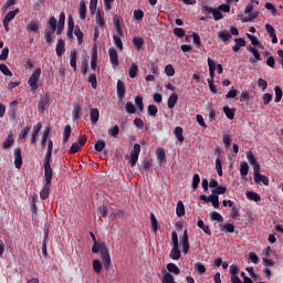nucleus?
Masks as SVG:
<instances>
[{"label": "nucleus", "mask_w": 283, "mask_h": 283, "mask_svg": "<svg viewBox=\"0 0 283 283\" xmlns=\"http://www.w3.org/2000/svg\"><path fill=\"white\" fill-rule=\"evenodd\" d=\"M90 235L94 242L92 247L93 253H101L102 262L104 264V269L109 271V266H112V256L109 255V250L107 249V244L105 242L97 243L96 235L94 232H90Z\"/></svg>", "instance_id": "f257e3e1"}, {"label": "nucleus", "mask_w": 283, "mask_h": 283, "mask_svg": "<svg viewBox=\"0 0 283 283\" xmlns=\"http://www.w3.org/2000/svg\"><path fill=\"white\" fill-rule=\"evenodd\" d=\"M260 6V2L258 0H251L244 9V14H248V17L243 18L241 21L242 23H249L250 21H253L258 19L260 15V11L255 10Z\"/></svg>", "instance_id": "f03ea898"}, {"label": "nucleus", "mask_w": 283, "mask_h": 283, "mask_svg": "<svg viewBox=\"0 0 283 283\" xmlns=\"http://www.w3.org/2000/svg\"><path fill=\"white\" fill-rule=\"evenodd\" d=\"M54 171L52 169L44 168V186L40 192L41 200H48L50 198V185H52V178Z\"/></svg>", "instance_id": "7ed1b4c3"}, {"label": "nucleus", "mask_w": 283, "mask_h": 283, "mask_svg": "<svg viewBox=\"0 0 283 283\" xmlns=\"http://www.w3.org/2000/svg\"><path fill=\"white\" fill-rule=\"evenodd\" d=\"M40 78H41V67L36 69L28 80V85L29 87H31L32 92H36L39 90Z\"/></svg>", "instance_id": "20e7f679"}, {"label": "nucleus", "mask_w": 283, "mask_h": 283, "mask_svg": "<svg viewBox=\"0 0 283 283\" xmlns=\"http://www.w3.org/2000/svg\"><path fill=\"white\" fill-rule=\"evenodd\" d=\"M54 149V143H52V139L48 142V150L44 156V161H43V168L44 169H52V151Z\"/></svg>", "instance_id": "39448f33"}, {"label": "nucleus", "mask_w": 283, "mask_h": 283, "mask_svg": "<svg viewBox=\"0 0 283 283\" xmlns=\"http://www.w3.org/2000/svg\"><path fill=\"white\" fill-rule=\"evenodd\" d=\"M139 156H140V145L134 144L133 150L130 151V159H129L130 167H136Z\"/></svg>", "instance_id": "423d86ee"}, {"label": "nucleus", "mask_w": 283, "mask_h": 283, "mask_svg": "<svg viewBox=\"0 0 283 283\" xmlns=\"http://www.w3.org/2000/svg\"><path fill=\"white\" fill-rule=\"evenodd\" d=\"M202 12H208V13L212 14L214 21H221V19L223 18L222 12L218 8H211L208 6H203Z\"/></svg>", "instance_id": "0eeeda50"}, {"label": "nucleus", "mask_w": 283, "mask_h": 283, "mask_svg": "<svg viewBox=\"0 0 283 283\" xmlns=\"http://www.w3.org/2000/svg\"><path fill=\"white\" fill-rule=\"evenodd\" d=\"M87 143V137L83 136L78 142L72 144L69 149V154H76L81 150V148Z\"/></svg>", "instance_id": "6e6552de"}, {"label": "nucleus", "mask_w": 283, "mask_h": 283, "mask_svg": "<svg viewBox=\"0 0 283 283\" xmlns=\"http://www.w3.org/2000/svg\"><path fill=\"white\" fill-rule=\"evenodd\" d=\"M108 56H109L111 64L113 65L114 70H116L117 66L119 65V62H118V51H116L114 46L108 49Z\"/></svg>", "instance_id": "1a4fd4ad"}, {"label": "nucleus", "mask_w": 283, "mask_h": 283, "mask_svg": "<svg viewBox=\"0 0 283 283\" xmlns=\"http://www.w3.org/2000/svg\"><path fill=\"white\" fill-rule=\"evenodd\" d=\"M180 242L182 247V253L184 255H187V253H189V249H191V245H189V234L187 233V230H185L182 237H180Z\"/></svg>", "instance_id": "9d476101"}, {"label": "nucleus", "mask_w": 283, "mask_h": 283, "mask_svg": "<svg viewBox=\"0 0 283 283\" xmlns=\"http://www.w3.org/2000/svg\"><path fill=\"white\" fill-rule=\"evenodd\" d=\"M13 156H14V167L17 169H21V167H23V154L21 153L20 147L14 149Z\"/></svg>", "instance_id": "9b49d317"}, {"label": "nucleus", "mask_w": 283, "mask_h": 283, "mask_svg": "<svg viewBox=\"0 0 283 283\" xmlns=\"http://www.w3.org/2000/svg\"><path fill=\"white\" fill-rule=\"evenodd\" d=\"M247 158L248 163L251 165V167H253V171H260V163H258V159H255V155H253V151L248 150Z\"/></svg>", "instance_id": "f8f14e48"}, {"label": "nucleus", "mask_w": 283, "mask_h": 283, "mask_svg": "<svg viewBox=\"0 0 283 283\" xmlns=\"http://www.w3.org/2000/svg\"><path fill=\"white\" fill-rule=\"evenodd\" d=\"M253 178H254V182L256 185H260V182H263V185H265V187H269V177L260 174V170L253 171Z\"/></svg>", "instance_id": "ddd939ff"}, {"label": "nucleus", "mask_w": 283, "mask_h": 283, "mask_svg": "<svg viewBox=\"0 0 283 283\" xmlns=\"http://www.w3.org/2000/svg\"><path fill=\"white\" fill-rule=\"evenodd\" d=\"M50 105V96H44L41 97L38 104V111L40 112V114H43V112H45V109H48Z\"/></svg>", "instance_id": "4468645a"}, {"label": "nucleus", "mask_w": 283, "mask_h": 283, "mask_svg": "<svg viewBox=\"0 0 283 283\" xmlns=\"http://www.w3.org/2000/svg\"><path fill=\"white\" fill-rule=\"evenodd\" d=\"M247 50H248V52H250V54H253V56H254V60H253V57L250 59V63H255L256 61H262L260 51H258V49H255V46L248 45Z\"/></svg>", "instance_id": "2eb2a0df"}, {"label": "nucleus", "mask_w": 283, "mask_h": 283, "mask_svg": "<svg viewBox=\"0 0 283 283\" xmlns=\"http://www.w3.org/2000/svg\"><path fill=\"white\" fill-rule=\"evenodd\" d=\"M170 260L178 261L180 258H182V252L180 251V247H172L170 253H169Z\"/></svg>", "instance_id": "dca6fc26"}, {"label": "nucleus", "mask_w": 283, "mask_h": 283, "mask_svg": "<svg viewBox=\"0 0 283 283\" xmlns=\"http://www.w3.org/2000/svg\"><path fill=\"white\" fill-rule=\"evenodd\" d=\"M78 12H80V19L82 21H85V19H87V4L83 0L80 1Z\"/></svg>", "instance_id": "f3484780"}, {"label": "nucleus", "mask_w": 283, "mask_h": 283, "mask_svg": "<svg viewBox=\"0 0 283 283\" xmlns=\"http://www.w3.org/2000/svg\"><path fill=\"white\" fill-rule=\"evenodd\" d=\"M12 145H14V135H12V132H10L2 144V148L10 149Z\"/></svg>", "instance_id": "a211bd4d"}, {"label": "nucleus", "mask_w": 283, "mask_h": 283, "mask_svg": "<svg viewBox=\"0 0 283 283\" xmlns=\"http://www.w3.org/2000/svg\"><path fill=\"white\" fill-rule=\"evenodd\" d=\"M123 33H116L113 35L114 45L117 48L119 52H123Z\"/></svg>", "instance_id": "6ab92c4d"}, {"label": "nucleus", "mask_w": 283, "mask_h": 283, "mask_svg": "<svg viewBox=\"0 0 283 283\" xmlns=\"http://www.w3.org/2000/svg\"><path fill=\"white\" fill-rule=\"evenodd\" d=\"M177 103H178V93H172L168 97V102H167L168 109H174V107H176Z\"/></svg>", "instance_id": "aec40b11"}, {"label": "nucleus", "mask_w": 283, "mask_h": 283, "mask_svg": "<svg viewBox=\"0 0 283 283\" xmlns=\"http://www.w3.org/2000/svg\"><path fill=\"white\" fill-rule=\"evenodd\" d=\"M90 116H91V123L93 125H96V123H98V118H101V113L98 112V108H91Z\"/></svg>", "instance_id": "412c9836"}, {"label": "nucleus", "mask_w": 283, "mask_h": 283, "mask_svg": "<svg viewBox=\"0 0 283 283\" xmlns=\"http://www.w3.org/2000/svg\"><path fill=\"white\" fill-rule=\"evenodd\" d=\"M63 28H65V12L60 13L56 34H61V32H63Z\"/></svg>", "instance_id": "4be33fe9"}, {"label": "nucleus", "mask_w": 283, "mask_h": 283, "mask_svg": "<svg viewBox=\"0 0 283 283\" xmlns=\"http://www.w3.org/2000/svg\"><path fill=\"white\" fill-rule=\"evenodd\" d=\"M55 52L57 56H63V52H65V41L63 39L57 40Z\"/></svg>", "instance_id": "5701e85b"}, {"label": "nucleus", "mask_w": 283, "mask_h": 283, "mask_svg": "<svg viewBox=\"0 0 283 283\" xmlns=\"http://www.w3.org/2000/svg\"><path fill=\"white\" fill-rule=\"evenodd\" d=\"M117 97L119 99L125 98V83L120 80L117 81Z\"/></svg>", "instance_id": "b1692460"}, {"label": "nucleus", "mask_w": 283, "mask_h": 283, "mask_svg": "<svg viewBox=\"0 0 283 283\" xmlns=\"http://www.w3.org/2000/svg\"><path fill=\"white\" fill-rule=\"evenodd\" d=\"M248 39H250L252 45H254V48H259L260 50H264V45L262 43H260V40H258V36L252 35L250 33H247Z\"/></svg>", "instance_id": "393cba45"}, {"label": "nucleus", "mask_w": 283, "mask_h": 283, "mask_svg": "<svg viewBox=\"0 0 283 283\" xmlns=\"http://www.w3.org/2000/svg\"><path fill=\"white\" fill-rule=\"evenodd\" d=\"M244 45H247V41H244V39L242 38L235 39L232 50L233 52H240V48H244Z\"/></svg>", "instance_id": "a878e982"}, {"label": "nucleus", "mask_w": 283, "mask_h": 283, "mask_svg": "<svg viewBox=\"0 0 283 283\" xmlns=\"http://www.w3.org/2000/svg\"><path fill=\"white\" fill-rule=\"evenodd\" d=\"M133 45L135 50L140 51L143 49V45H145V40L140 36L133 38Z\"/></svg>", "instance_id": "bb28decb"}, {"label": "nucleus", "mask_w": 283, "mask_h": 283, "mask_svg": "<svg viewBox=\"0 0 283 283\" xmlns=\"http://www.w3.org/2000/svg\"><path fill=\"white\" fill-rule=\"evenodd\" d=\"M78 56V53L76 50H72L70 53V65L73 67L74 72H76V59Z\"/></svg>", "instance_id": "cd10ccee"}, {"label": "nucleus", "mask_w": 283, "mask_h": 283, "mask_svg": "<svg viewBox=\"0 0 283 283\" xmlns=\"http://www.w3.org/2000/svg\"><path fill=\"white\" fill-rule=\"evenodd\" d=\"M245 196L248 198V200H251L252 202H260L262 200V198L258 195V192L254 191H247Z\"/></svg>", "instance_id": "c85d7f7f"}, {"label": "nucleus", "mask_w": 283, "mask_h": 283, "mask_svg": "<svg viewBox=\"0 0 283 283\" xmlns=\"http://www.w3.org/2000/svg\"><path fill=\"white\" fill-rule=\"evenodd\" d=\"M96 23L98 28H105V13H103V11H97Z\"/></svg>", "instance_id": "c756f323"}, {"label": "nucleus", "mask_w": 283, "mask_h": 283, "mask_svg": "<svg viewBox=\"0 0 283 283\" xmlns=\"http://www.w3.org/2000/svg\"><path fill=\"white\" fill-rule=\"evenodd\" d=\"M208 67H209V78L216 77V61L211 60V57L208 59Z\"/></svg>", "instance_id": "7c9ffc66"}, {"label": "nucleus", "mask_w": 283, "mask_h": 283, "mask_svg": "<svg viewBox=\"0 0 283 283\" xmlns=\"http://www.w3.org/2000/svg\"><path fill=\"white\" fill-rule=\"evenodd\" d=\"M182 132H184L182 127H180V126H177L174 129L175 137L177 138V140L179 143H185V136L182 135Z\"/></svg>", "instance_id": "2f4dec72"}, {"label": "nucleus", "mask_w": 283, "mask_h": 283, "mask_svg": "<svg viewBox=\"0 0 283 283\" xmlns=\"http://www.w3.org/2000/svg\"><path fill=\"white\" fill-rule=\"evenodd\" d=\"M113 25L115 28L116 34H122L123 33V29L120 28V18L118 15H115L113 18Z\"/></svg>", "instance_id": "473e14b6"}, {"label": "nucleus", "mask_w": 283, "mask_h": 283, "mask_svg": "<svg viewBox=\"0 0 283 283\" xmlns=\"http://www.w3.org/2000/svg\"><path fill=\"white\" fill-rule=\"evenodd\" d=\"M218 36L220 41H222L223 43H227V41L231 39V33L228 30H222L218 33Z\"/></svg>", "instance_id": "72a5a7b5"}, {"label": "nucleus", "mask_w": 283, "mask_h": 283, "mask_svg": "<svg viewBox=\"0 0 283 283\" xmlns=\"http://www.w3.org/2000/svg\"><path fill=\"white\" fill-rule=\"evenodd\" d=\"M239 171L242 178L249 176V164L247 161H241Z\"/></svg>", "instance_id": "f704fd0d"}, {"label": "nucleus", "mask_w": 283, "mask_h": 283, "mask_svg": "<svg viewBox=\"0 0 283 283\" xmlns=\"http://www.w3.org/2000/svg\"><path fill=\"white\" fill-rule=\"evenodd\" d=\"M197 227H199V229H201V230L203 231V233H207L209 237L212 235V233H211V228H209V226H206V224H205V221L199 220V221L197 222Z\"/></svg>", "instance_id": "c9c22d12"}, {"label": "nucleus", "mask_w": 283, "mask_h": 283, "mask_svg": "<svg viewBox=\"0 0 283 283\" xmlns=\"http://www.w3.org/2000/svg\"><path fill=\"white\" fill-rule=\"evenodd\" d=\"M223 112H224L227 118H229L230 120H233V118H235V109L234 108L224 106Z\"/></svg>", "instance_id": "e433bc0d"}, {"label": "nucleus", "mask_w": 283, "mask_h": 283, "mask_svg": "<svg viewBox=\"0 0 283 283\" xmlns=\"http://www.w3.org/2000/svg\"><path fill=\"white\" fill-rule=\"evenodd\" d=\"M70 136H72V126L66 125L64 127L62 142L67 143V140H70Z\"/></svg>", "instance_id": "4c0bfd02"}, {"label": "nucleus", "mask_w": 283, "mask_h": 283, "mask_svg": "<svg viewBox=\"0 0 283 283\" xmlns=\"http://www.w3.org/2000/svg\"><path fill=\"white\" fill-rule=\"evenodd\" d=\"M19 12H21V10H19V9H15L13 11H9L6 14L3 20L6 21V23H8V22L10 23V21H12L14 19V17H17V14H19Z\"/></svg>", "instance_id": "58836bf2"}, {"label": "nucleus", "mask_w": 283, "mask_h": 283, "mask_svg": "<svg viewBox=\"0 0 283 283\" xmlns=\"http://www.w3.org/2000/svg\"><path fill=\"white\" fill-rule=\"evenodd\" d=\"M195 271L198 275H205V273H207V268H205V264L197 262L195 263Z\"/></svg>", "instance_id": "ea45409f"}, {"label": "nucleus", "mask_w": 283, "mask_h": 283, "mask_svg": "<svg viewBox=\"0 0 283 283\" xmlns=\"http://www.w3.org/2000/svg\"><path fill=\"white\" fill-rule=\"evenodd\" d=\"M176 213L178 218L185 216V203H182V201L177 202Z\"/></svg>", "instance_id": "a19ab883"}, {"label": "nucleus", "mask_w": 283, "mask_h": 283, "mask_svg": "<svg viewBox=\"0 0 283 283\" xmlns=\"http://www.w3.org/2000/svg\"><path fill=\"white\" fill-rule=\"evenodd\" d=\"M150 224H151V231L156 233L158 231V219H156V214H150Z\"/></svg>", "instance_id": "79ce46f5"}, {"label": "nucleus", "mask_w": 283, "mask_h": 283, "mask_svg": "<svg viewBox=\"0 0 283 283\" xmlns=\"http://www.w3.org/2000/svg\"><path fill=\"white\" fill-rule=\"evenodd\" d=\"M156 156H157V160L159 163H165V159L167 158V155L165 154V149L164 148H158L157 153H156Z\"/></svg>", "instance_id": "37998d69"}, {"label": "nucleus", "mask_w": 283, "mask_h": 283, "mask_svg": "<svg viewBox=\"0 0 283 283\" xmlns=\"http://www.w3.org/2000/svg\"><path fill=\"white\" fill-rule=\"evenodd\" d=\"M73 120L76 122L81 118V105L76 104L72 112Z\"/></svg>", "instance_id": "c03bdc74"}, {"label": "nucleus", "mask_w": 283, "mask_h": 283, "mask_svg": "<svg viewBox=\"0 0 283 283\" xmlns=\"http://www.w3.org/2000/svg\"><path fill=\"white\" fill-rule=\"evenodd\" d=\"M87 82L92 85L93 90H96L98 87V82L96 80V74L92 73L88 75Z\"/></svg>", "instance_id": "a18cd8bd"}, {"label": "nucleus", "mask_w": 283, "mask_h": 283, "mask_svg": "<svg viewBox=\"0 0 283 283\" xmlns=\"http://www.w3.org/2000/svg\"><path fill=\"white\" fill-rule=\"evenodd\" d=\"M274 92H275L274 103H280V101H282V96H283L282 87L275 86Z\"/></svg>", "instance_id": "49530a36"}, {"label": "nucleus", "mask_w": 283, "mask_h": 283, "mask_svg": "<svg viewBox=\"0 0 283 283\" xmlns=\"http://www.w3.org/2000/svg\"><path fill=\"white\" fill-rule=\"evenodd\" d=\"M135 105L139 112H143L145 109V104H143V97L140 95H137L135 97Z\"/></svg>", "instance_id": "de8ad7c7"}, {"label": "nucleus", "mask_w": 283, "mask_h": 283, "mask_svg": "<svg viewBox=\"0 0 283 283\" xmlns=\"http://www.w3.org/2000/svg\"><path fill=\"white\" fill-rule=\"evenodd\" d=\"M147 114L148 116L155 117L158 114V107L154 104L148 105Z\"/></svg>", "instance_id": "09e8293b"}, {"label": "nucleus", "mask_w": 283, "mask_h": 283, "mask_svg": "<svg viewBox=\"0 0 283 283\" xmlns=\"http://www.w3.org/2000/svg\"><path fill=\"white\" fill-rule=\"evenodd\" d=\"M167 270L169 271V273H175V275L180 274V269L175 263H168Z\"/></svg>", "instance_id": "8fccbe9b"}, {"label": "nucleus", "mask_w": 283, "mask_h": 283, "mask_svg": "<svg viewBox=\"0 0 283 283\" xmlns=\"http://www.w3.org/2000/svg\"><path fill=\"white\" fill-rule=\"evenodd\" d=\"M223 193H227L226 186H217V188L212 190V195L214 196H222Z\"/></svg>", "instance_id": "3c124183"}, {"label": "nucleus", "mask_w": 283, "mask_h": 283, "mask_svg": "<svg viewBox=\"0 0 283 283\" xmlns=\"http://www.w3.org/2000/svg\"><path fill=\"white\" fill-rule=\"evenodd\" d=\"M138 74V65L136 63H132L129 67V76L130 78H136V75Z\"/></svg>", "instance_id": "603ef678"}, {"label": "nucleus", "mask_w": 283, "mask_h": 283, "mask_svg": "<svg viewBox=\"0 0 283 283\" xmlns=\"http://www.w3.org/2000/svg\"><path fill=\"white\" fill-rule=\"evenodd\" d=\"M44 36L48 45H52V43H54V38L52 36V32L50 30H44Z\"/></svg>", "instance_id": "864d4df0"}, {"label": "nucleus", "mask_w": 283, "mask_h": 283, "mask_svg": "<svg viewBox=\"0 0 283 283\" xmlns=\"http://www.w3.org/2000/svg\"><path fill=\"white\" fill-rule=\"evenodd\" d=\"M258 87H260V90H262V92H266V88L269 87V83L266 82V80L260 77L258 80Z\"/></svg>", "instance_id": "5fc2aeb1"}, {"label": "nucleus", "mask_w": 283, "mask_h": 283, "mask_svg": "<svg viewBox=\"0 0 283 283\" xmlns=\"http://www.w3.org/2000/svg\"><path fill=\"white\" fill-rule=\"evenodd\" d=\"M74 34L77 39L78 45H81L83 43V36H84V34L81 32V28L76 27L74 30Z\"/></svg>", "instance_id": "6e6d98bb"}, {"label": "nucleus", "mask_w": 283, "mask_h": 283, "mask_svg": "<svg viewBox=\"0 0 283 283\" xmlns=\"http://www.w3.org/2000/svg\"><path fill=\"white\" fill-rule=\"evenodd\" d=\"M108 134H109V136H113V138H116V136H118V134H120V127H118V125L111 127L108 129Z\"/></svg>", "instance_id": "4d7b16f0"}, {"label": "nucleus", "mask_w": 283, "mask_h": 283, "mask_svg": "<svg viewBox=\"0 0 283 283\" xmlns=\"http://www.w3.org/2000/svg\"><path fill=\"white\" fill-rule=\"evenodd\" d=\"M105 140L103 139H98L97 142H95V151H103V149H105Z\"/></svg>", "instance_id": "13d9d810"}, {"label": "nucleus", "mask_w": 283, "mask_h": 283, "mask_svg": "<svg viewBox=\"0 0 283 283\" xmlns=\"http://www.w3.org/2000/svg\"><path fill=\"white\" fill-rule=\"evenodd\" d=\"M28 32H38L39 31V23L35 21H31L27 27Z\"/></svg>", "instance_id": "bf43d9fd"}, {"label": "nucleus", "mask_w": 283, "mask_h": 283, "mask_svg": "<svg viewBox=\"0 0 283 283\" xmlns=\"http://www.w3.org/2000/svg\"><path fill=\"white\" fill-rule=\"evenodd\" d=\"M125 109L127 114H136V106H134V103L127 102L125 105Z\"/></svg>", "instance_id": "052dcab7"}, {"label": "nucleus", "mask_w": 283, "mask_h": 283, "mask_svg": "<svg viewBox=\"0 0 283 283\" xmlns=\"http://www.w3.org/2000/svg\"><path fill=\"white\" fill-rule=\"evenodd\" d=\"M174 34L175 36H178V39H182L187 34V31L182 28H176L174 29Z\"/></svg>", "instance_id": "680f3d73"}, {"label": "nucleus", "mask_w": 283, "mask_h": 283, "mask_svg": "<svg viewBox=\"0 0 283 283\" xmlns=\"http://www.w3.org/2000/svg\"><path fill=\"white\" fill-rule=\"evenodd\" d=\"M93 270H94L96 273H101V271H103V264L101 263L99 260H94V261H93Z\"/></svg>", "instance_id": "e2e57ef3"}, {"label": "nucleus", "mask_w": 283, "mask_h": 283, "mask_svg": "<svg viewBox=\"0 0 283 283\" xmlns=\"http://www.w3.org/2000/svg\"><path fill=\"white\" fill-rule=\"evenodd\" d=\"M0 72H2L4 76H12V71L6 64H0Z\"/></svg>", "instance_id": "0e129e2a"}, {"label": "nucleus", "mask_w": 283, "mask_h": 283, "mask_svg": "<svg viewBox=\"0 0 283 283\" xmlns=\"http://www.w3.org/2000/svg\"><path fill=\"white\" fill-rule=\"evenodd\" d=\"M165 74L166 76H174V74H176V70L171 64L165 66Z\"/></svg>", "instance_id": "69168bd1"}, {"label": "nucleus", "mask_w": 283, "mask_h": 283, "mask_svg": "<svg viewBox=\"0 0 283 283\" xmlns=\"http://www.w3.org/2000/svg\"><path fill=\"white\" fill-rule=\"evenodd\" d=\"M222 142L224 144V147L229 149V147H231V135L223 134Z\"/></svg>", "instance_id": "338daca9"}, {"label": "nucleus", "mask_w": 283, "mask_h": 283, "mask_svg": "<svg viewBox=\"0 0 283 283\" xmlns=\"http://www.w3.org/2000/svg\"><path fill=\"white\" fill-rule=\"evenodd\" d=\"M216 170L218 176H222V159L220 158L216 159Z\"/></svg>", "instance_id": "774afa93"}]
</instances>
